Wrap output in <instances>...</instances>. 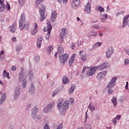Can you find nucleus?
I'll return each mask as SVG.
<instances>
[{"mask_svg":"<svg viewBox=\"0 0 129 129\" xmlns=\"http://www.w3.org/2000/svg\"><path fill=\"white\" fill-rule=\"evenodd\" d=\"M107 73V71H104L99 73L96 76L97 79H98V80H101V79H103L105 77Z\"/></svg>","mask_w":129,"mask_h":129,"instance_id":"1a4fd4ad","label":"nucleus"},{"mask_svg":"<svg viewBox=\"0 0 129 129\" xmlns=\"http://www.w3.org/2000/svg\"><path fill=\"white\" fill-rule=\"evenodd\" d=\"M10 31L12 33H15L16 30H17V24L14 23L12 25H11L10 28Z\"/></svg>","mask_w":129,"mask_h":129,"instance_id":"4be33fe9","label":"nucleus"},{"mask_svg":"<svg viewBox=\"0 0 129 129\" xmlns=\"http://www.w3.org/2000/svg\"><path fill=\"white\" fill-rule=\"evenodd\" d=\"M125 88L126 89H128V85H126Z\"/></svg>","mask_w":129,"mask_h":129,"instance_id":"0e129e2a","label":"nucleus"},{"mask_svg":"<svg viewBox=\"0 0 129 129\" xmlns=\"http://www.w3.org/2000/svg\"><path fill=\"white\" fill-rule=\"evenodd\" d=\"M76 57V54L74 53L71 58L69 60V65L70 67H72L73 66V63L75 61V58Z\"/></svg>","mask_w":129,"mask_h":129,"instance_id":"a211bd4d","label":"nucleus"},{"mask_svg":"<svg viewBox=\"0 0 129 129\" xmlns=\"http://www.w3.org/2000/svg\"><path fill=\"white\" fill-rule=\"evenodd\" d=\"M19 82H22V86L23 88H26L27 85V80L24 77L23 72H21L19 75Z\"/></svg>","mask_w":129,"mask_h":129,"instance_id":"20e7f679","label":"nucleus"},{"mask_svg":"<svg viewBox=\"0 0 129 129\" xmlns=\"http://www.w3.org/2000/svg\"><path fill=\"white\" fill-rule=\"evenodd\" d=\"M82 44V41H80L78 42L77 45L79 47V46H81Z\"/></svg>","mask_w":129,"mask_h":129,"instance_id":"4d7b16f0","label":"nucleus"},{"mask_svg":"<svg viewBox=\"0 0 129 129\" xmlns=\"http://www.w3.org/2000/svg\"><path fill=\"white\" fill-rule=\"evenodd\" d=\"M97 68L96 67H93V68L89 69L86 72L87 76H93L94 73L96 72Z\"/></svg>","mask_w":129,"mask_h":129,"instance_id":"6e6552de","label":"nucleus"},{"mask_svg":"<svg viewBox=\"0 0 129 129\" xmlns=\"http://www.w3.org/2000/svg\"><path fill=\"white\" fill-rule=\"evenodd\" d=\"M27 107H28V108H30V107H31V104L28 105H27Z\"/></svg>","mask_w":129,"mask_h":129,"instance_id":"338daca9","label":"nucleus"},{"mask_svg":"<svg viewBox=\"0 0 129 129\" xmlns=\"http://www.w3.org/2000/svg\"><path fill=\"white\" fill-rule=\"evenodd\" d=\"M5 0H0V12H4L6 9L7 8V11H10L11 10V6L8 2H7V6L5 5L4 2Z\"/></svg>","mask_w":129,"mask_h":129,"instance_id":"7ed1b4c3","label":"nucleus"},{"mask_svg":"<svg viewBox=\"0 0 129 129\" xmlns=\"http://www.w3.org/2000/svg\"><path fill=\"white\" fill-rule=\"evenodd\" d=\"M19 4L21 7H22L25 3V0H18Z\"/></svg>","mask_w":129,"mask_h":129,"instance_id":"79ce46f5","label":"nucleus"},{"mask_svg":"<svg viewBox=\"0 0 129 129\" xmlns=\"http://www.w3.org/2000/svg\"><path fill=\"white\" fill-rule=\"evenodd\" d=\"M5 54V51L2 50V51H0V59L2 58V56Z\"/></svg>","mask_w":129,"mask_h":129,"instance_id":"3c124183","label":"nucleus"},{"mask_svg":"<svg viewBox=\"0 0 129 129\" xmlns=\"http://www.w3.org/2000/svg\"><path fill=\"white\" fill-rule=\"evenodd\" d=\"M58 94V92H53V94H52V96L53 97H54V96H55V95H56V94Z\"/></svg>","mask_w":129,"mask_h":129,"instance_id":"680f3d73","label":"nucleus"},{"mask_svg":"<svg viewBox=\"0 0 129 129\" xmlns=\"http://www.w3.org/2000/svg\"><path fill=\"white\" fill-rule=\"evenodd\" d=\"M88 108H89V109L91 111H93V110H94V109H95V108L94 107V106L93 105V104H92V103L89 104V105L88 106Z\"/></svg>","mask_w":129,"mask_h":129,"instance_id":"72a5a7b5","label":"nucleus"},{"mask_svg":"<svg viewBox=\"0 0 129 129\" xmlns=\"http://www.w3.org/2000/svg\"><path fill=\"white\" fill-rule=\"evenodd\" d=\"M21 47H17L16 48V50L17 51H20V50H21Z\"/></svg>","mask_w":129,"mask_h":129,"instance_id":"e2e57ef3","label":"nucleus"},{"mask_svg":"<svg viewBox=\"0 0 129 129\" xmlns=\"http://www.w3.org/2000/svg\"><path fill=\"white\" fill-rule=\"evenodd\" d=\"M75 89V85H73L71 87L70 89L69 90V94L71 95L74 92Z\"/></svg>","mask_w":129,"mask_h":129,"instance_id":"c756f323","label":"nucleus"},{"mask_svg":"<svg viewBox=\"0 0 129 129\" xmlns=\"http://www.w3.org/2000/svg\"><path fill=\"white\" fill-rule=\"evenodd\" d=\"M69 79L66 77V76H63L62 78V83L63 84H67V83H69Z\"/></svg>","mask_w":129,"mask_h":129,"instance_id":"cd10ccee","label":"nucleus"},{"mask_svg":"<svg viewBox=\"0 0 129 129\" xmlns=\"http://www.w3.org/2000/svg\"><path fill=\"white\" fill-rule=\"evenodd\" d=\"M13 42H16L17 41V38L16 37H13L12 39Z\"/></svg>","mask_w":129,"mask_h":129,"instance_id":"052dcab7","label":"nucleus"},{"mask_svg":"<svg viewBox=\"0 0 129 129\" xmlns=\"http://www.w3.org/2000/svg\"><path fill=\"white\" fill-rule=\"evenodd\" d=\"M128 18H129V15H126L124 17L123 20L122 25V28H124V27L126 26V20H127V19H128Z\"/></svg>","mask_w":129,"mask_h":129,"instance_id":"a878e982","label":"nucleus"},{"mask_svg":"<svg viewBox=\"0 0 129 129\" xmlns=\"http://www.w3.org/2000/svg\"><path fill=\"white\" fill-rule=\"evenodd\" d=\"M127 25L129 27V19H128V20L127 22Z\"/></svg>","mask_w":129,"mask_h":129,"instance_id":"774afa93","label":"nucleus"},{"mask_svg":"<svg viewBox=\"0 0 129 129\" xmlns=\"http://www.w3.org/2000/svg\"><path fill=\"white\" fill-rule=\"evenodd\" d=\"M54 104H55L54 102H52L50 104H48V105H46L44 108V112L47 113V112L51 111Z\"/></svg>","mask_w":129,"mask_h":129,"instance_id":"9d476101","label":"nucleus"},{"mask_svg":"<svg viewBox=\"0 0 129 129\" xmlns=\"http://www.w3.org/2000/svg\"><path fill=\"white\" fill-rule=\"evenodd\" d=\"M80 5V0H73L71 4V7L73 9H77Z\"/></svg>","mask_w":129,"mask_h":129,"instance_id":"ddd939ff","label":"nucleus"},{"mask_svg":"<svg viewBox=\"0 0 129 129\" xmlns=\"http://www.w3.org/2000/svg\"><path fill=\"white\" fill-rule=\"evenodd\" d=\"M35 92V86H34L33 84H32L29 88V93H34Z\"/></svg>","mask_w":129,"mask_h":129,"instance_id":"bb28decb","label":"nucleus"},{"mask_svg":"<svg viewBox=\"0 0 129 129\" xmlns=\"http://www.w3.org/2000/svg\"><path fill=\"white\" fill-rule=\"evenodd\" d=\"M101 17L102 18H101V21L102 22H105V20H106V19H107V17H108V16L107 15V14H105L102 15Z\"/></svg>","mask_w":129,"mask_h":129,"instance_id":"7c9ffc66","label":"nucleus"},{"mask_svg":"<svg viewBox=\"0 0 129 129\" xmlns=\"http://www.w3.org/2000/svg\"><path fill=\"white\" fill-rule=\"evenodd\" d=\"M30 27V25L26 23V15L24 14H22L21 19L19 20V29L20 31H23L24 29L28 30Z\"/></svg>","mask_w":129,"mask_h":129,"instance_id":"f03ea898","label":"nucleus"},{"mask_svg":"<svg viewBox=\"0 0 129 129\" xmlns=\"http://www.w3.org/2000/svg\"><path fill=\"white\" fill-rule=\"evenodd\" d=\"M107 92L108 93L110 94L112 93V92H113V90H112V89H109V90H108Z\"/></svg>","mask_w":129,"mask_h":129,"instance_id":"6e6d98bb","label":"nucleus"},{"mask_svg":"<svg viewBox=\"0 0 129 129\" xmlns=\"http://www.w3.org/2000/svg\"><path fill=\"white\" fill-rule=\"evenodd\" d=\"M109 67V63L108 62H104L102 65L98 67L99 70H104Z\"/></svg>","mask_w":129,"mask_h":129,"instance_id":"dca6fc26","label":"nucleus"},{"mask_svg":"<svg viewBox=\"0 0 129 129\" xmlns=\"http://www.w3.org/2000/svg\"><path fill=\"white\" fill-rule=\"evenodd\" d=\"M67 31V29L66 28H64L61 29V32L60 33V40L61 43V42H63V40L64 38H66Z\"/></svg>","mask_w":129,"mask_h":129,"instance_id":"9b49d317","label":"nucleus"},{"mask_svg":"<svg viewBox=\"0 0 129 129\" xmlns=\"http://www.w3.org/2000/svg\"><path fill=\"white\" fill-rule=\"evenodd\" d=\"M112 53H113L112 48L108 49L106 51V58H110V57H111V55H112Z\"/></svg>","mask_w":129,"mask_h":129,"instance_id":"6ab92c4d","label":"nucleus"},{"mask_svg":"<svg viewBox=\"0 0 129 129\" xmlns=\"http://www.w3.org/2000/svg\"><path fill=\"white\" fill-rule=\"evenodd\" d=\"M42 41H43V36L39 35L37 38V48L40 49L41 48V45H42Z\"/></svg>","mask_w":129,"mask_h":129,"instance_id":"f3484780","label":"nucleus"},{"mask_svg":"<svg viewBox=\"0 0 129 129\" xmlns=\"http://www.w3.org/2000/svg\"><path fill=\"white\" fill-rule=\"evenodd\" d=\"M56 1H57V2H58L59 3H61L62 1V3L63 5H66V4H67V2H68V0H56Z\"/></svg>","mask_w":129,"mask_h":129,"instance_id":"37998d69","label":"nucleus"},{"mask_svg":"<svg viewBox=\"0 0 129 129\" xmlns=\"http://www.w3.org/2000/svg\"><path fill=\"white\" fill-rule=\"evenodd\" d=\"M68 58H69V55L68 53H65L64 55H62L61 56H60L59 61L61 64H62V65H64L67 60H68Z\"/></svg>","mask_w":129,"mask_h":129,"instance_id":"423d86ee","label":"nucleus"},{"mask_svg":"<svg viewBox=\"0 0 129 129\" xmlns=\"http://www.w3.org/2000/svg\"><path fill=\"white\" fill-rule=\"evenodd\" d=\"M107 11H109V6H108V7H107Z\"/></svg>","mask_w":129,"mask_h":129,"instance_id":"69168bd1","label":"nucleus"},{"mask_svg":"<svg viewBox=\"0 0 129 129\" xmlns=\"http://www.w3.org/2000/svg\"><path fill=\"white\" fill-rule=\"evenodd\" d=\"M123 14H124V12H123V11H121L120 13L118 12V13L116 14V17H118V16H119V15H123Z\"/></svg>","mask_w":129,"mask_h":129,"instance_id":"de8ad7c7","label":"nucleus"},{"mask_svg":"<svg viewBox=\"0 0 129 129\" xmlns=\"http://www.w3.org/2000/svg\"><path fill=\"white\" fill-rule=\"evenodd\" d=\"M50 38V34H49V33H47V34L46 35V36H45V39H46V40H49V38Z\"/></svg>","mask_w":129,"mask_h":129,"instance_id":"603ef678","label":"nucleus"},{"mask_svg":"<svg viewBox=\"0 0 129 129\" xmlns=\"http://www.w3.org/2000/svg\"><path fill=\"white\" fill-rule=\"evenodd\" d=\"M86 129H91V125H90L89 124H86L85 126Z\"/></svg>","mask_w":129,"mask_h":129,"instance_id":"49530a36","label":"nucleus"},{"mask_svg":"<svg viewBox=\"0 0 129 129\" xmlns=\"http://www.w3.org/2000/svg\"><path fill=\"white\" fill-rule=\"evenodd\" d=\"M3 76L6 77L8 79H10V74L9 73H7V71H6V70L4 71Z\"/></svg>","mask_w":129,"mask_h":129,"instance_id":"f704fd0d","label":"nucleus"},{"mask_svg":"<svg viewBox=\"0 0 129 129\" xmlns=\"http://www.w3.org/2000/svg\"><path fill=\"white\" fill-rule=\"evenodd\" d=\"M85 12L89 14L91 13V6L89 2H88L85 6Z\"/></svg>","mask_w":129,"mask_h":129,"instance_id":"2eb2a0df","label":"nucleus"},{"mask_svg":"<svg viewBox=\"0 0 129 129\" xmlns=\"http://www.w3.org/2000/svg\"><path fill=\"white\" fill-rule=\"evenodd\" d=\"M97 11H99L100 12V13H102L104 12V8H102L101 6H100L98 9H97Z\"/></svg>","mask_w":129,"mask_h":129,"instance_id":"ea45409f","label":"nucleus"},{"mask_svg":"<svg viewBox=\"0 0 129 129\" xmlns=\"http://www.w3.org/2000/svg\"><path fill=\"white\" fill-rule=\"evenodd\" d=\"M47 27H44L43 29L44 32H47L48 34H51V31H52V26L51 25V22L48 21L47 22Z\"/></svg>","mask_w":129,"mask_h":129,"instance_id":"f8f14e48","label":"nucleus"},{"mask_svg":"<svg viewBox=\"0 0 129 129\" xmlns=\"http://www.w3.org/2000/svg\"><path fill=\"white\" fill-rule=\"evenodd\" d=\"M52 51H53V46H49L47 48V53H48V54H51V52H52Z\"/></svg>","mask_w":129,"mask_h":129,"instance_id":"c9c22d12","label":"nucleus"},{"mask_svg":"<svg viewBox=\"0 0 129 129\" xmlns=\"http://www.w3.org/2000/svg\"><path fill=\"white\" fill-rule=\"evenodd\" d=\"M20 94H21V89L19 87H17L16 88L14 94L15 98H17V97H19Z\"/></svg>","mask_w":129,"mask_h":129,"instance_id":"aec40b11","label":"nucleus"},{"mask_svg":"<svg viewBox=\"0 0 129 129\" xmlns=\"http://www.w3.org/2000/svg\"><path fill=\"white\" fill-rule=\"evenodd\" d=\"M64 53V49L61 45L58 46V49H57V54L58 55H61V54Z\"/></svg>","mask_w":129,"mask_h":129,"instance_id":"393cba45","label":"nucleus"},{"mask_svg":"<svg viewBox=\"0 0 129 129\" xmlns=\"http://www.w3.org/2000/svg\"><path fill=\"white\" fill-rule=\"evenodd\" d=\"M70 103L72 104V105H74V99L73 98H72L70 99Z\"/></svg>","mask_w":129,"mask_h":129,"instance_id":"c03bdc74","label":"nucleus"},{"mask_svg":"<svg viewBox=\"0 0 129 129\" xmlns=\"http://www.w3.org/2000/svg\"><path fill=\"white\" fill-rule=\"evenodd\" d=\"M90 36L96 37V36H97V32H96V31H92L90 32Z\"/></svg>","mask_w":129,"mask_h":129,"instance_id":"4c0bfd02","label":"nucleus"},{"mask_svg":"<svg viewBox=\"0 0 129 129\" xmlns=\"http://www.w3.org/2000/svg\"><path fill=\"white\" fill-rule=\"evenodd\" d=\"M6 97H7V95H6V94H3V95L1 96V99L0 100V104L3 103L5 100H6Z\"/></svg>","mask_w":129,"mask_h":129,"instance_id":"c85d7f7f","label":"nucleus"},{"mask_svg":"<svg viewBox=\"0 0 129 129\" xmlns=\"http://www.w3.org/2000/svg\"><path fill=\"white\" fill-rule=\"evenodd\" d=\"M71 48L73 49L75 48V45H74V44H72L71 45Z\"/></svg>","mask_w":129,"mask_h":129,"instance_id":"bf43d9fd","label":"nucleus"},{"mask_svg":"<svg viewBox=\"0 0 129 129\" xmlns=\"http://www.w3.org/2000/svg\"><path fill=\"white\" fill-rule=\"evenodd\" d=\"M92 28H94V29H99V26H98V25H94L92 27Z\"/></svg>","mask_w":129,"mask_h":129,"instance_id":"864d4df0","label":"nucleus"},{"mask_svg":"<svg viewBox=\"0 0 129 129\" xmlns=\"http://www.w3.org/2000/svg\"><path fill=\"white\" fill-rule=\"evenodd\" d=\"M57 107L61 113H64L69 108V101H66L63 103V100L60 99L57 101Z\"/></svg>","mask_w":129,"mask_h":129,"instance_id":"f257e3e1","label":"nucleus"},{"mask_svg":"<svg viewBox=\"0 0 129 129\" xmlns=\"http://www.w3.org/2000/svg\"><path fill=\"white\" fill-rule=\"evenodd\" d=\"M37 29H38V25L36 23H34V28L31 29V34L34 36L37 34Z\"/></svg>","mask_w":129,"mask_h":129,"instance_id":"b1692460","label":"nucleus"},{"mask_svg":"<svg viewBox=\"0 0 129 129\" xmlns=\"http://www.w3.org/2000/svg\"><path fill=\"white\" fill-rule=\"evenodd\" d=\"M101 45H102V43L96 42L94 45V48H98V47H100Z\"/></svg>","mask_w":129,"mask_h":129,"instance_id":"58836bf2","label":"nucleus"},{"mask_svg":"<svg viewBox=\"0 0 129 129\" xmlns=\"http://www.w3.org/2000/svg\"><path fill=\"white\" fill-rule=\"evenodd\" d=\"M57 14L56 11L52 12L50 17V19L52 22H55V20H56V18H57Z\"/></svg>","mask_w":129,"mask_h":129,"instance_id":"5701e85b","label":"nucleus"},{"mask_svg":"<svg viewBox=\"0 0 129 129\" xmlns=\"http://www.w3.org/2000/svg\"><path fill=\"white\" fill-rule=\"evenodd\" d=\"M39 60L40 56L38 55H35L34 56V61L37 63V62H39Z\"/></svg>","mask_w":129,"mask_h":129,"instance_id":"e433bc0d","label":"nucleus"},{"mask_svg":"<svg viewBox=\"0 0 129 129\" xmlns=\"http://www.w3.org/2000/svg\"><path fill=\"white\" fill-rule=\"evenodd\" d=\"M38 109L37 107H35L32 110V116L33 118H36V114L38 113Z\"/></svg>","mask_w":129,"mask_h":129,"instance_id":"412c9836","label":"nucleus"},{"mask_svg":"<svg viewBox=\"0 0 129 129\" xmlns=\"http://www.w3.org/2000/svg\"><path fill=\"white\" fill-rule=\"evenodd\" d=\"M120 117H121V116L120 115H118L116 116V119H118V120L120 119Z\"/></svg>","mask_w":129,"mask_h":129,"instance_id":"13d9d810","label":"nucleus"},{"mask_svg":"<svg viewBox=\"0 0 129 129\" xmlns=\"http://www.w3.org/2000/svg\"><path fill=\"white\" fill-rule=\"evenodd\" d=\"M28 77L29 78V80L34 78V74H33V71H30L28 73Z\"/></svg>","mask_w":129,"mask_h":129,"instance_id":"473e14b6","label":"nucleus"},{"mask_svg":"<svg viewBox=\"0 0 129 129\" xmlns=\"http://www.w3.org/2000/svg\"><path fill=\"white\" fill-rule=\"evenodd\" d=\"M117 78L116 77H114L113 78L111 79L110 81L108 83L107 88L108 89H109V88H113L114 86H115V81H116V80Z\"/></svg>","mask_w":129,"mask_h":129,"instance_id":"39448f33","label":"nucleus"},{"mask_svg":"<svg viewBox=\"0 0 129 129\" xmlns=\"http://www.w3.org/2000/svg\"><path fill=\"white\" fill-rule=\"evenodd\" d=\"M89 67H88L87 66L84 67V68H83V70H82V73H85V70H86V69H89Z\"/></svg>","mask_w":129,"mask_h":129,"instance_id":"a18cd8bd","label":"nucleus"},{"mask_svg":"<svg viewBox=\"0 0 129 129\" xmlns=\"http://www.w3.org/2000/svg\"><path fill=\"white\" fill-rule=\"evenodd\" d=\"M45 11H46V7L44 6L43 9H39V14L41 16L40 22H43L46 19V15H45Z\"/></svg>","mask_w":129,"mask_h":129,"instance_id":"0eeeda50","label":"nucleus"},{"mask_svg":"<svg viewBox=\"0 0 129 129\" xmlns=\"http://www.w3.org/2000/svg\"><path fill=\"white\" fill-rule=\"evenodd\" d=\"M112 123H113V124H114V125H115L116 124V118H114L112 119Z\"/></svg>","mask_w":129,"mask_h":129,"instance_id":"5fc2aeb1","label":"nucleus"},{"mask_svg":"<svg viewBox=\"0 0 129 129\" xmlns=\"http://www.w3.org/2000/svg\"><path fill=\"white\" fill-rule=\"evenodd\" d=\"M11 70L12 71H16V70H17V67H16V66H12Z\"/></svg>","mask_w":129,"mask_h":129,"instance_id":"8fccbe9b","label":"nucleus"},{"mask_svg":"<svg viewBox=\"0 0 129 129\" xmlns=\"http://www.w3.org/2000/svg\"><path fill=\"white\" fill-rule=\"evenodd\" d=\"M124 64L125 65H128L129 64V60L127 59H125L124 60Z\"/></svg>","mask_w":129,"mask_h":129,"instance_id":"09e8293b","label":"nucleus"},{"mask_svg":"<svg viewBox=\"0 0 129 129\" xmlns=\"http://www.w3.org/2000/svg\"><path fill=\"white\" fill-rule=\"evenodd\" d=\"M111 101L114 106H116V105H117V102L116 101V97H113L111 100Z\"/></svg>","mask_w":129,"mask_h":129,"instance_id":"2f4dec72","label":"nucleus"},{"mask_svg":"<svg viewBox=\"0 0 129 129\" xmlns=\"http://www.w3.org/2000/svg\"><path fill=\"white\" fill-rule=\"evenodd\" d=\"M44 0H36L35 3L36 5L39 6L40 4H41V3H42V2H43Z\"/></svg>","mask_w":129,"mask_h":129,"instance_id":"a19ab883","label":"nucleus"},{"mask_svg":"<svg viewBox=\"0 0 129 129\" xmlns=\"http://www.w3.org/2000/svg\"><path fill=\"white\" fill-rule=\"evenodd\" d=\"M83 51L80 50V56L81 57V59L83 62H85L86 60H87V57H88V55L87 53L82 54Z\"/></svg>","mask_w":129,"mask_h":129,"instance_id":"4468645a","label":"nucleus"}]
</instances>
